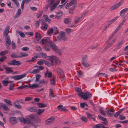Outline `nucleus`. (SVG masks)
<instances>
[{
  "mask_svg": "<svg viewBox=\"0 0 128 128\" xmlns=\"http://www.w3.org/2000/svg\"><path fill=\"white\" fill-rule=\"evenodd\" d=\"M17 119L20 122H24V124H26L29 126L32 125V114L26 117V118L21 117H18Z\"/></svg>",
  "mask_w": 128,
  "mask_h": 128,
  "instance_id": "1",
  "label": "nucleus"
},
{
  "mask_svg": "<svg viewBox=\"0 0 128 128\" xmlns=\"http://www.w3.org/2000/svg\"><path fill=\"white\" fill-rule=\"evenodd\" d=\"M78 95L80 96L84 100H86L88 98H90L92 96V94L91 93L87 92L86 93L83 92H80L78 94Z\"/></svg>",
  "mask_w": 128,
  "mask_h": 128,
  "instance_id": "2",
  "label": "nucleus"
},
{
  "mask_svg": "<svg viewBox=\"0 0 128 128\" xmlns=\"http://www.w3.org/2000/svg\"><path fill=\"white\" fill-rule=\"evenodd\" d=\"M41 120L39 118L38 116L35 115L34 116L32 115V126L35 128L38 127V125L36 123H38L40 122Z\"/></svg>",
  "mask_w": 128,
  "mask_h": 128,
  "instance_id": "3",
  "label": "nucleus"
},
{
  "mask_svg": "<svg viewBox=\"0 0 128 128\" xmlns=\"http://www.w3.org/2000/svg\"><path fill=\"white\" fill-rule=\"evenodd\" d=\"M62 40H66L68 38L65 36V32H61L59 35L58 36L56 39V41H59Z\"/></svg>",
  "mask_w": 128,
  "mask_h": 128,
  "instance_id": "4",
  "label": "nucleus"
},
{
  "mask_svg": "<svg viewBox=\"0 0 128 128\" xmlns=\"http://www.w3.org/2000/svg\"><path fill=\"white\" fill-rule=\"evenodd\" d=\"M49 59L50 60L51 62L53 64L54 62L56 63L57 64H60V61L59 58L55 56H49Z\"/></svg>",
  "mask_w": 128,
  "mask_h": 128,
  "instance_id": "5",
  "label": "nucleus"
},
{
  "mask_svg": "<svg viewBox=\"0 0 128 128\" xmlns=\"http://www.w3.org/2000/svg\"><path fill=\"white\" fill-rule=\"evenodd\" d=\"M57 71L59 77L62 80H63L65 79L64 74L63 71L60 68H58Z\"/></svg>",
  "mask_w": 128,
  "mask_h": 128,
  "instance_id": "6",
  "label": "nucleus"
},
{
  "mask_svg": "<svg viewBox=\"0 0 128 128\" xmlns=\"http://www.w3.org/2000/svg\"><path fill=\"white\" fill-rule=\"evenodd\" d=\"M122 0H120L119 2L110 8V11H112L118 8L123 2Z\"/></svg>",
  "mask_w": 128,
  "mask_h": 128,
  "instance_id": "7",
  "label": "nucleus"
},
{
  "mask_svg": "<svg viewBox=\"0 0 128 128\" xmlns=\"http://www.w3.org/2000/svg\"><path fill=\"white\" fill-rule=\"evenodd\" d=\"M50 48L56 52L58 53V52H59V51L57 47L53 42H51L50 44Z\"/></svg>",
  "mask_w": 128,
  "mask_h": 128,
  "instance_id": "8",
  "label": "nucleus"
},
{
  "mask_svg": "<svg viewBox=\"0 0 128 128\" xmlns=\"http://www.w3.org/2000/svg\"><path fill=\"white\" fill-rule=\"evenodd\" d=\"M26 75L24 74L20 75H16L12 76L11 78L14 79V80H18L22 79Z\"/></svg>",
  "mask_w": 128,
  "mask_h": 128,
  "instance_id": "9",
  "label": "nucleus"
},
{
  "mask_svg": "<svg viewBox=\"0 0 128 128\" xmlns=\"http://www.w3.org/2000/svg\"><path fill=\"white\" fill-rule=\"evenodd\" d=\"M7 64L9 65L19 66L21 64L20 62L18 61H17L16 60H13L8 62Z\"/></svg>",
  "mask_w": 128,
  "mask_h": 128,
  "instance_id": "10",
  "label": "nucleus"
},
{
  "mask_svg": "<svg viewBox=\"0 0 128 128\" xmlns=\"http://www.w3.org/2000/svg\"><path fill=\"white\" fill-rule=\"evenodd\" d=\"M128 12V8H125L121 10L120 13V14L122 18H124L126 16L125 13Z\"/></svg>",
  "mask_w": 128,
  "mask_h": 128,
  "instance_id": "11",
  "label": "nucleus"
},
{
  "mask_svg": "<svg viewBox=\"0 0 128 128\" xmlns=\"http://www.w3.org/2000/svg\"><path fill=\"white\" fill-rule=\"evenodd\" d=\"M122 26V24H120L118 25V26H117L115 30V31L113 33L112 36L109 37V39L108 40V41H109V40H110L111 39V38H112L114 35L119 30V29Z\"/></svg>",
  "mask_w": 128,
  "mask_h": 128,
  "instance_id": "12",
  "label": "nucleus"
},
{
  "mask_svg": "<svg viewBox=\"0 0 128 128\" xmlns=\"http://www.w3.org/2000/svg\"><path fill=\"white\" fill-rule=\"evenodd\" d=\"M6 37L5 40L6 41V43L7 46L8 48L11 44V41L9 36H8Z\"/></svg>",
  "mask_w": 128,
  "mask_h": 128,
  "instance_id": "13",
  "label": "nucleus"
},
{
  "mask_svg": "<svg viewBox=\"0 0 128 128\" xmlns=\"http://www.w3.org/2000/svg\"><path fill=\"white\" fill-rule=\"evenodd\" d=\"M51 41H48V40L46 39H42L40 41V42L43 45L45 46L48 45L50 43Z\"/></svg>",
  "mask_w": 128,
  "mask_h": 128,
  "instance_id": "14",
  "label": "nucleus"
},
{
  "mask_svg": "<svg viewBox=\"0 0 128 128\" xmlns=\"http://www.w3.org/2000/svg\"><path fill=\"white\" fill-rule=\"evenodd\" d=\"M114 109L108 110L106 111V112L109 116H113V114L111 112H114Z\"/></svg>",
  "mask_w": 128,
  "mask_h": 128,
  "instance_id": "15",
  "label": "nucleus"
},
{
  "mask_svg": "<svg viewBox=\"0 0 128 128\" xmlns=\"http://www.w3.org/2000/svg\"><path fill=\"white\" fill-rule=\"evenodd\" d=\"M54 119L55 118L54 117H52L46 120L45 122V124H48L50 123H52Z\"/></svg>",
  "mask_w": 128,
  "mask_h": 128,
  "instance_id": "16",
  "label": "nucleus"
},
{
  "mask_svg": "<svg viewBox=\"0 0 128 128\" xmlns=\"http://www.w3.org/2000/svg\"><path fill=\"white\" fill-rule=\"evenodd\" d=\"M10 122L13 124L16 122V117H11L9 119Z\"/></svg>",
  "mask_w": 128,
  "mask_h": 128,
  "instance_id": "17",
  "label": "nucleus"
},
{
  "mask_svg": "<svg viewBox=\"0 0 128 128\" xmlns=\"http://www.w3.org/2000/svg\"><path fill=\"white\" fill-rule=\"evenodd\" d=\"M3 68L7 71L6 72L7 74H9L13 72V71L10 69L11 68L7 67L5 65L3 66Z\"/></svg>",
  "mask_w": 128,
  "mask_h": 128,
  "instance_id": "18",
  "label": "nucleus"
},
{
  "mask_svg": "<svg viewBox=\"0 0 128 128\" xmlns=\"http://www.w3.org/2000/svg\"><path fill=\"white\" fill-rule=\"evenodd\" d=\"M52 74L51 72H48V70H47L45 74V78L47 77L48 78H50L52 77Z\"/></svg>",
  "mask_w": 128,
  "mask_h": 128,
  "instance_id": "19",
  "label": "nucleus"
},
{
  "mask_svg": "<svg viewBox=\"0 0 128 128\" xmlns=\"http://www.w3.org/2000/svg\"><path fill=\"white\" fill-rule=\"evenodd\" d=\"M51 84L53 85H55L56 83V79L55 76L54 75L52 79L50 80Z\"/></svg>",
  "mask_w": 128,
  "mask_h": 128,
  "instance_id": "20",
  "label": "nucleus"
},
{
  "mask_svg": "<svg viewBox=\"0 0 128 128\" xmlns=\"http://www.w3.org/2000/svg\"><path fill=\"white\" fill-rule=\"evenodd\" d=\"M0 107L2 108L6 111L8 110V107L5 104L3 103H0Z\"/></svg>",
  "mask_w": 128,
  "mask_h": 128,
  "instance_id": "21",
  "label": "nucleus"
},
{
  "mask_svg": "<svg viewBox=\"0 0 128 128\" xmlns=\"http://www.w3.org/2000/svg\"><path fill=\"white\" fill-rule=\"evenodd\" d=\"M9 79V78L7 77L4 80L2 81V84L4 86H7L8 84V80Z\"/></svg>",
  "mask_w": 128,
  "mask_h": 128,
  "instance_id": "22",
  "label": "nucleus"
},
{
  "mask_svg": "<svg viewBox=\"0 0 128 128\" xmlns=\"http://www.w3.org/2000/svg\"><path fill=\"white\" fill-rule=\"evenodd\" d=\"M62 12H60L56 13V18L58 20H60L62 18Z\"/></svg>",
  "mask_w": 128,
  "mask_h": 128,
  "instance_id": "23",
  "label": "nucleus"
},
{
  "mask_svg": "<svg viewBox=\"0 0 128 128\" xmlns=\"http://www.w3.org/2000/svg\"><path fill=\"white\" fill-rule=\"evenodd\" d=\"M50 43L48 45L44 46V49L46 51H49L50 50Z\"/></svg>",
  "mask_w": 128,
  "mask_h": 128,
  "instance_id": "24",
  "label": "nucleus"
},
{
  "mask_svg": "<svg viewBox=\"0 0 128 128\" xmlns=\"http://www.w3.org/2000/svg\"><path fill=\"white\" fill-rule=\"evenodd\" d=\"M58 109L61 111H65L66 110V109L65 107H63L62 105H60L57 107Z\"/></svg>",
  "mask_w": 128,
  "mask_h": 128,
  "instance_id": "25",
  "label": "nucleus"
},
{
  "mask_svg": "<svg viewBox=\"0 0 128 128\" xmlns=\"http://www.w3.org/2000/svg\"><path fill=\"white\" fill-rule=\"evenodd\" d=\"M13 104L14 106L17 108L20 109L22 108V106L18 102H14Z\"/></svg>",
  "mask_w": 128,
  "mask_h": 128,
  "instance_id": "26",
  "label": "nucleus"
},
{
  "mask_svg": "<svg viewBox=\"0 0 128 128\" xmlns=\"http://www.w3.org/2000/svg\"><path fill=\"white\" fill-rule=\"evenodd\" d=\"M82 63L83 66L86 68L90 66L89 62L87 61L83 62H82Z\"/></svg>",
  "mask_w": 128,
  "mask_h": 128,
  "instance_id": "27",
  "label": "nucleus"
},
{
  "mask_svg": "<svg viewBox=\"0 0 128 128\" xmlns=\"http://www.w3.org/2000/svg\"><path fill=\"white\" fill-rule=\"evenodd\" d=\"M103 108H99V111L101 114L104 116H106V114L104 110L103 109Z\"/></svg>",
  "mask_w": 128,
  "mask_h": 128,
  "instance_id": "28",
  "label": "nucleus"
},
{
  "mask_svg": "<svg viewBox=\"0 0 128 128\" xmlns=\"http://www.w3.org/2000/svg\"><path fill=\"white\" fill-rule=\"evenodd\" d=\"M56 96V95H54L53 94V92L51 88L50 89V93L49 94V97L50 98H51L52 97H54Z\"/></svg>",
  "mask_w": 128,
  "mask_h": 128,
  "instance_id": "29",
  "label": "nucleus"
},
{
  "mask_svg": "<svg viewBox=\"0 0 128 128\" xmlns=\"http://www.w3.org/2000/svg\"><path fill=\"white\" fill-rule=\"evenodd\" d=\"M44 18L46 22L49 23H50L51 22V20L48 18L47 16L46 15H44Z\"/></svg>",
  "mask_w": 128,
  "mask_h": 128,
  "instance_id": "30",
  "label": "nucleus"
},
{
  "mask_svg": "<svg viewBox=\"0 0 128 128\" xmlns=\"http://www.w3.org/2000/svg\"><path fill=\"white\" fill-rule=\"evenodd\" d=\"M80 120L83 122H86L88 121V119L87 118L84 116H82L80 118Z\"/></svg>",
  "mask_w": 128,
  "mask_h": 128,
  "instance_id": "31",
  "label": "nucleus"
},
{
  "mask_svg": "<svg viewBox=\"0 0 128 128\" xmlns=\"http://www.w3.org/2000/svg\"><path fill=\"white\" fill-rule=\"evenodd\" d=\"M82 18V16H81L80 17L76 18L74 20V23L75 24L78 23L81 21Z\"/></svg>",
  "mask_w": 128,
  "mask_h": 128,
  "instance_id": "32",
  "label": "nucleus"
},
{
  "mask_svg": "<svg viewBox=\"0 0 128 128\" xmlns=\"http://www.w3.org/2000/svg\"><path fill=\"white\" fill-rule=\"evenodd\" d=\"M41 76V75L40 74H36V79L34 80L35 82H38L40 79V78Z\"/></svg>",
  "mask_w": 128,
  "mask_h": 128,
  "instance_id": "33",
  "label": "nucleus"
},
{
  "mask_svg": "<svg viewBox=\"0 0 128 128\" xmlns=\"http://www.w3.org/2000/svg\"><path fill=\"white\" fill-rule=\"evenodd\" d=\"M118 18V16H117L114 18L109 22V24L110 25L112 24Z\"/></svg>",
  "mask_w": 128,
  "mask_h": 128,
  "instance_id": "34",
  "label": "nucleus"
},
{
  "mask_svg": "<svg viewBox=\"0 0 128 128\" xmlns=\"http://www.w3.org/2000/svg\"><path fill=\"white\" fill-rule=\"evenodd\" d=\"M38 58H45L46 57V55L45 54L43 53L38 54Z\"/></svg>",
  "mask_w": 128,
  "mask_h": 128,
  "instance_id": "35",
  "label": "nucleus"
},
{
  "mask_svg": "<svg viewBox=\"0 0 128 128\" xmlns=\"http://www.w3.org/2000/svg\"><path fill=\"white\" fill-rule=\"evenodd\" d=\"M53 30L52 28L48 30L47 34L49 35H50L51 34L54 35V32H53Z\"/></svg>",
  "mask_w": 128,
  "mask_h": 128,
  "instance_id": "36",
  "label": "nucleus"
},
{
  "mask_svg": "<svg viewBox=\"0 0 128 128\" xmlns=\"http://www.w3.org/2000/svg\"><path fill=\"white\" fill-rule=\"evenodd\" d=\"M4 100L7 104H9L11 106H12V102L10 101L9 100L4 99Z\"/></svg>",
  "mask_w": 128,
  "mask_h": 128,
  "instance_id": "37",
  "label": "nucleus"
},
{
  "mask_svg": "<svg viewBox=\"0 0 128 128\" xmlns=\"http://www.w3.org/2000/svg\"><path fill=\"white\" fill-rule=\"evenodd\" d=\"M52 28L53 30V32H54V35H56V34H58V29L57 28L55 27H54Z\"/></svg>",
  "mask_w": 128,
  "mask_h": 128,
  "instance_id": "38",
  "label": "nucleus"
},
{
  "mask_svg": "<svg viewBox=\"0 0 128 128\" xmlns=\"http://www.w3.org/2000/svg\"><path fill=\"white\" fill-rule=\"evenodd\" d=\"M44 110L43 108L40 109L38 110V112L37 113V114L38 115H40L42 113L44 112Z\"/></svg>",
  "mask_w": 128,
  "mask_h": 128,
  "instance_id": "39",
  "label": "nucleus"
},
{
  "mask_svg": "<svg viewBox=\"0 0 128 128\" xmlns=\"http://www.w3.org/2000/svg\"><path fill=\"white\" fill-rule=\"evenodd\" d=\"M71 22V19L68 18H66L64 20V22L66 24H68Z\"/></svg>",
  "mask_w": 128,
  "mask_h": 128,
  "instance_id": "40",
  "label": "nucleus"
},
{
  "mask_svg": "<svg viewBox=\"0 0 128 128\" xmlns=\"http://www.w3.org/2000/svg\"><path fill=\"white\" fill-rule=\"evenodd\" d=\"M36 50L38 51H41L42 50V48L38 45H36Z\"/></svg>",
  "mask_w": 128,
  "mask_h": 128,
  "instance_id": "41",
  "label": "nucleus"
},
{
  "mask_svg": "<svg viewBox=\"0 0 128 128\" xmlns=\"http://www.w3.org/2000/svg\"><path fill=\"white\" fill-rule=\"evenodd\" d=\"M20 54L21 55H20V58H22L23 57H26L28 56V54L24 53L22 52H20Z\"/></svg>",
  "mask_w": 128,
  "mask_h": 128,
  "instance_id": "42",
  "label": "nucleus"
},
{
  "mask_svg": "<svg viewBox=\"0 0 128 128\" xmlns=\"http://www.w3.org/2000/svg\"><path fill=\"white\" fill-rule=\"evenodd\" d=\"M21 10L20 8L18 9V11L16 14L15 16L14 17V18H15L17 16L20 15L21 14Z\"/></svg>",
  "mask_w": 128,
  "mask_h": 128,
  "instance_id": "43",
  "label": "nucleus"
},
{
  "mask_svg": "<svg viewBox=\"0 0 128 128\" xmlns=\"http://www.w3.org/2000/svg\"><path fill=\"white\" fill-rule=\"evenodd\" d=\"M38 106L39 108L45 107L46 106V105L42 103H38Z\"/></svg>",
  "mask_w": 128,
  "mask_h": 128,
  "instance_id": "44",
  "label": "nucleus"
},
{
  "mask_svg": "<svg viewBox=\"0 0 128 128\" xmlns=\"http://www.w3.org/2000/svg\"><path fill=\"white\" fill-rule=\"evenodd\" d=\"M66 31L68 34H70L73 32V30L69 28H66Z\"/></svg>",
  "mask_w": 128,
  "mask_h": 128,
  "instance_id": "45",
  "label": "nucleus"
},
{
  "mask_svg": "<svg viewBox=\"0 0 128 128\" xmlns=\"http://www.w3.org/2000/svg\"><path fill=\"white\" fill-rule=\"evenodd\" d=\"M11 57L12 58H20V54H18V55H17L12 53V54Z\"/></svg>",
  "mask_w": 128,
  "mask_h": 128,
  "instance_id": "46",
  "label": "nucleus"
},
{
  "mask_svg": "<svg viewBox=\"0 0 128 128\" xmlns=\"http://www.w3.org/2000/svg\"><path fill=\"white\" fill-rule=\"evenodd\" d=\"M102 125L101 124H97L96 126H94L92 128H102Z\"/></svg>",
  "mask_w": 128,
  "mask_h": 128,
  "instance_id": "47",
  "label": "nucleus"
},
{
  "mask_svg": "<svg viewBox=\"0 0 128 128\" xmlns=\"http://www.w3.org/2000/svg\"><path fill=\"white\" fill-rule=\"evenodd\" d=\"M88 58L87 56L86 55L84 56L82 58V62H85L87 61V59Z\"/></svg>",
  "mask_w": 128,
  "mask_h": 128,
  "instance_id": "48",
  "label": "nucleus"
},
{
  "mask_svg": "<svg viewBox=\"0 0 128 128\" xmlns=\"http://www.w3.org/2000/svg\"><path fill=\"white\" fill-rule=\"evenodd\" d=\"M48 24L46 23H45L44 24V26L42 27V29L44 30H46L48 28Z\"/></svg>",
  "mask_w": 128,
  "mask_h": 128,
  "instance_id": "49",
  "label": "nucleus"
},
{
  "mask_svg": "<svg viewBox=\"0 0 128 128\" xmlns=\"http://www.w3.org/2000/svg\"><path fill=\"white\" fill-rule=\"evenodd\" d=\"M8 52V51L7 50H5L2 51L0 52V55L2 56L5 55Z\"/></svg>",
  "mask_w": 128,
  "mask_h": 128,
  "instance_id": "50",
  "label": "nucleus"
},
{
  "mask_svg": "<svg viewBox=\"0 0 128 128\" xmlns=\"http://www.w3.org/2000/svg\"><path fill=\"white\" fill-rule=\"evenodd\" d=\"M54 0H51V1L50 2V4H48L46 6V8L48 9V8L50 7L54 3Z\"/></svg>",
  "mask_w": 128,
  "mask_h": 128,
  "instance_id": "51",
  "label": "nucleus"
},
{
  "mask_svg": "<svg viewBox=\"0 0 128 128\" xmlns=\"http://www.w3.org/2000/svg\"><path fill=\"white\" fill-rule=\"evenodd\" d=\"M112 44L111 43H109L105 48L102 50V52H104L107 50L108 49L110 48L112 46Z\"/></svg>",
  "mask_w": 128,
  "mask_h": 128,
  "instance_id": "52",
  "label": "nucleus"
},
{
  "mask_svg": "<svg viewBox=\"0 0 128 128\" xmlns=\"http://www.w3.org/2000/svg\"><path fill=\"white\" fill-rule=\"evenodd\" d=\"M14 84H10V87L9 90H12L14 89Z\"/></svg>",
  "mask_w": 128,
  "mask_h": 128,
  "instance_id": "53",
  "label": "nucleus"
},
{
  "mask_svg": "<svg viewBox=\"0 0 128 128\" xmlns=\"http://www.w3.org/2000/svg\"><path fill=\"white\" fill-rule=\"evenodd\" d=\"M98 118L101 120L103 121H106V119L104 118L103 117H102V116H101L100 115H98Z\"/></svg>",
  "mask_w": 128,
  "mask_h": 128,
  "instance_id": "54",
  "label": "nucleus"
},
{
  "mask_svg": "<svg viewBox=\"0 0 128 128\" xmlns=\"http://www.w3.org/2000/svg\"><path fill=\"white\" fill-rule=\"evenodd\" d=\"M14 2L16 6V7L17 8H18L19 6V4L18 1L16 0H12Z\"/></svg>",
  "mask_w": 128,
  "mask_h": 128,
  "instance_id": "55",
  "label": "nucleus"
},
{
  "mask_svg": "<svg viewBox=\"0 0 128 128\" xmlns=\"http://www.w3.org/2000/svg\"><path fill=\"white\" fill-rule=\"evenodd\" d=\"M44 60H41L40 61H39L38 62L37 64L39 65H42L44 64Z\"/></svg>",
  "mask_w": 128,
  "mask_h": 128,
  "instance_id": "56",
  "label": "nucleus"
},
{
  "mask_svg": "<svg viewBox=\"0 0 128 128\" xmlns=\"http://www.w3.org/2000/svg\"><path fill=\"white\" fill-rule=\"evenodd\" d=\"M77 75L79 77H81L83 75V72L81 71H80L78 72Z\"/></svg>",
  "mask_w": 128,
  "mask_h": 128,
  "instance_id": "57",
  "label": "nucleus"
},
{
  "mask_svg": "<svg viewBox=\"0 0 128 128\" xmlns=\"http://www.w3.org/2000/svg\"><path fill=\"white\" fill-rule=\"evenodd\" d=\"M80 105L82 108H84L85 107V105L87 106V104L86 102H84L80 103Z\"/></svg>",
  "mask_w": 128,
  "mask_h": 128,
  "instance_id": "58",
  "label": "nucleus"
},
{
  "mask_svg": "<svg viewBox=\"0 0 128 128\" xmlns=\"http://www.w3.org/2000/svg\"><path fill=\"white\" fill-rule=\"evenodd\" d=\"M75 7L74 6H73L72 7L70 8V9L69 10V12L71 14H72L73 13V10L74 8Z\"/></svg>",
  "mask_w": 128,
  "mask_h": 128,
  "instance_id": "59",
  "label": "nucleus"
},
{
  "mask_svg": "<svg viewBox=\"0 0 128 128\" xmlns=\"http://www.w3.org/2000/svg\"><path fill=\"white\" fill-rule=\"evenodd\" d=\"M32 100V98L31 97H26L25 99V101H29Z\"/></svg>",
  "mask_w": 128,
  "mask_h": 128,
  "instance_id": "60",
  "label": "nucleus"
},
{
  "mask_svg": "<svg viewBox=\"0 0 128 128\" xmlns=\"http://www.w3.org/2000/svg\"><path fill=\"white\" fill-rule=\"evenodd\" d=\"M56 6H55L54 4L52 6H51L50 8V10L51 11H52Z\"/></svg>",
  "mask_w": 128,
  "mask_h": 128,
  "instance_id": "61",
  "label": "nucleus"
},
{
  "mask_svg": "<svg viewBox=\"0 0 128 128\" xmlns=\"http://www.w3.org/2000/svg\"><path fill=\"white\" fill-rule=\"evenodd\" d=\"M40 70L38 69H35L34 70L32 71V73L35 74L39 73Z\"/></svg>",
  "mask_w": 128,
  "mask_h": 128,
  "instance_id": "62",
  "label": "nucleus"
},
{
  "mask_svg": "<svg viewBox=\"0 0 128 128\" xmlns=\"http://www.w3.org/2000/svg\"><path fill=\"white\" fill-rule=\"evenodd\" d=\"M119 119L120 120H124L126 119V117L122 115H120L119 116Z\"/></svg>",
  "mask_w": 128,
  "mask_h": 128,
  "instance_id": "63",
  "label": "nucleus"
},
{
  "mask_svg": "<svg viewBox=\"0 0 128 128\" xmlns=\"http://www.w3.org/2000/svg\"><path fill=\"white\" fill-rule=\"evenodd\" d=\"M43 13L42 11L40 13H38L36 15V16L38 18H39L40 17L42 16Z\"/></svg>",
  "mask_w": 128,
  "mask_h": 128,
  "instance_id": "64",
  "label": "nucleus"
}]
</instances>
